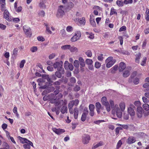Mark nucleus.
Here are the masks:
<instances>
[{"mask_svg": "<svg viewBox=\"0 0 149 149\" xmlns=\"http://www.w3.org/2000/svg\"><path fill=\"white\" fill-rule=\"evenodd\" d=\"M63 62L62 61L60 62H56L53 65L54 68H57L58 71L55 72V74L57 77L58 78H60L62 77V74H64L65 73V71L64 68L62 67Z\"/></svg>", "mask_w": 149, "mask_h": 149, "instance_id": "obj_1", "label": "nucleus"}, {"mask_svg": "<svg viewBox=\"0 0 149 149\" xmlns=\"http://www.w3.org/2000/svg\"><path fill=\"white\" fill-rule=\"evenodd\" d=\"M116 62V60L113 59V57L111 56L108 57L105 61V63H107V67L108 68H110Z\"/></svg>", "mask_w": 149, "mask_h": 149, "instance_id": "obj_2", "label": "nucleus"}, {"mask_svg": "<svg viewBox=\"0 0 149 149\" xmlns=\"http://www.w3.org/2000/svg\"><path fill=\"white\" fill-rule=\"evenodd\" d=\"M64 8L62 6H59L58 8L56 16L58 18L62 17L64 15Z\"/></svg>", "mask_w": 149, "mask_h": 149, "instance_id": "obj_3", "label": "nucleus"}, {"mask_svg": "<svg viewBox=\"0 0 149 149\" xmlns=\"http://www.w3.org/2000/svg\"><path fill=\"white\" fill-rule=\"evenodd\" d=\"M23 30L25 34L28 37H30L32 36L31 30V28L25 25L23 26Z\"/></svg>", "mask_w": 149, "mask_h": 149, "instance_id": "obj_4", "label": "nucleus"}, {"mask_svg": "<svg viewBox=\"0 0 149 149\" xmlns=\"http://www.w3.org/2000/svg\"><path fill=\"white\" fill-rule=\"evenodd\" d=\"M144 110L142 107H137L136 114L138 118H141L143 115Z\"/></svg>", "mask_w": 149, "mask_h": 149, "instance_id": "obj_5", "label": "nucleus"}, {"mask_svg": "<svg viewBox=\"0 0 149 149\" xmlns=\"http://www.w3.org/2000/svg\"><path fill=\"white\" fill-rule=\"evenodd\" d=\"M4 11V12L3 13L4 18L9 21H11L12 19L9 17L10 13L7 10H6Z\"/></svg>", "mask_w": 149, "mask_h": 149, "instance_id": "obj_6", "label": "nucleus"}, {"mask_svg": "<svg viewBox=\"0 0 149 149\" xmlns=\"http://www.w3.org/2000/svg\"><path fill=\"white\" fill-rule=\"evenodd\" d=\"M90 140V136L88 135H84L82 136V142L84 144L88 143Z\"/></svg>", "mask_w": 149, "mask_h": 149, "instance_id": "obj_7", "label": "nucleus"}, {"mask_svg": "<svg viewBox=\"0 0 149 149\" xmlns=\"http://www.w3.org/2000/svg\"><path fill=\"white\" fill-rule=\"evenodd\" d=\"M52 130L54 132L58 135H60L62 133L65 132V131L63 129H56L55 128H53Z\"/></svg>", "mask_w": 149, "mask_h": 149, "instance_id": "obj_8", "label": "nucleus"}, {"mask_svg": "<svg viewBox=\"0 0 149 149\" xmlns=\"http://www.w3.org/2000/svg\"><path fill=\"white\" fill-rule=\"evenodd\" d=\"M115 108H116L115 109L116 110V113L117 116L118 118H121L122 116V113L120 110L119 108L117 107L116 105L115 106Z\"/></svg>", "mask_w": 149, "mask_h": 149, "instance_id": "obj_9", "label": "nucleus"}, {"mask_svg": "<svg viewBox=\"0 0 149 149\" xmlns=\"http://www.w3.org/2000/svg\"><path fill=\"white\" fill-rule=\"evenodd\" d=\"M128 112L131 116H134L135 115V113L134 109L132 107H130L128 109Z\"/></svg>", "mask_w": 149, "mask_h": 149, "instance_id": "obj_10", "label": "nucleus"}, {"mask_svg": "<svg viewBox=\"0 0 149 149\" xmlns=\"http://www.w3.org/2000/svg\"><path fill=\"white\" fill-rule=\"evenodd\" d=\"M126 64L124 63L123 62H120V63L119 67V71H123L126 68Z\"/></svg>", "mask_w": 149, "mask_h": 149, "instance_id": "obj_11", "label": "nucleus"}, {"mask_svg": "<svg viewBox=\"0 0 149 149\" xmlns=\"http://www.w3.org/2000/svg\"><path fill=\"white\" fill-rule=\"evenodd\" d=\"M101 105L99 102H97L95 104V107L96 109V111L98 114H99L100 113V108H101Z\"/></svg>", "mask_w": 149, "mask_h": 149, "instance_id": "obj_12", "label": "nucleus"}, {"mask_svg": "<svg viewBox=\"0 0 149 149\" xmlns=\"http://www.w3.org/2000/svg\"><path fill=\"white\" fill-rule=\"evenodd\" d=\"M135 139L133 136H130L129 137L127 143L128 144H131L134 143L136 141Z\"/></svg>", "mask_w": 149, "mask_h": 149, "instance_id": "obj_13", "label": "nucleus"}, {"mask_svg": "<svg viewBox=\"0 0 149 149\" xmlns=\"http://www.w3.org/2000/svg\"><path fill=\"white\" fill-rule=\"evenodd\" d=\"M52 95V96H54V94L52 93L50 95H48V96L45 95L43 97V99L45 101H46L47 100H51V99H52L51 95Z\"/></svg>", "mask_w": 149, "mask_h": 149, "instance_id": "obj_14", "label": "nucleus"}, {"mask_svg": "<svg viewBox=\"0 0 149 149\" xmlns=\"http://www.w3.org/2000/svg\"><path fill=\"white\" fill-rule=\"evenodd\" d=\"M74 116L75 119H77L78 118V116L79 113V110L78 109L75 107L74 110Z\"/></svg>", "mask_w": 149, "mask_h": 149, "instance_id": "obj_15", "label": "nucleus"}, {"mask_svg": "<svg viewBox=\"0 0 149 149\" xmlns=\"http://www.w3.org/2000/svg\"><path fill=\"white\" fill-rule=\"evenodd\" d=\"M118 68V65H115L111 69V73L114 74L115 73V71L117 70Z\"/></svg>", "mask_w": 149, "mask_h": 149, "instance_id": "obj_16", "label": "nucleus"}, {"mask_svg": "<svg viewBox=\"0 0 149 149\" xmlns=\"http://www.w3.org/2000/svg\"><path fill=\"white\" fill-rule=\"evenodd\" d=\"M61 112L63 114H64L65 113H67V107L65 106H63L61 109Z\"/></svg>", "mask_w": 149, "mask_h": 149, "instance_id": "obj_17", "label": "nucleus"}, {"mask_svg": "<svg viewBox=\"0 0 149 149\" xmlns=\"http://www.w3.org/2000/svg\"><path fill=\"white\" fill-rule=\"evenodd\" d=\"M78 20L79 22L81 24H85L86 22L85 18L84 17H82L81 19L78 18Z\"/></svg>", "mask_w": 149, "mask_h": 149, "instance_id": "obj_18", "label": "nucleus"}, {"mask_svg": "<svg viewBox=\"0 0 149 149\" xmlns=\"http://www.w3.org/2000/svg\"><path fill=\"white\" fill-rule=\"evenodd\" d=\"M142 107L146 111L149 110V105L148 104H143V105Z\"/></svg>", "mask_w": 149, "mask_h": 149, "instance_id": "obj_19", "label": "nucleus"}, {"mask_svg": "<svg viewBox=\"0 0 149 149\" xmlns=\"http://www.w3.org/2000/svg\"><path fill=\"white\" fill-rule=\"evenodd\" d=\"M101 101L103 105H104L108 103V102L107 101V98L106 97H103L101 99Z\"/></svg>", "mask_w": 149, "mask_h": 149, "instance_id": "obj_20", "label": "nucleus"}, {"mask_svg": "<svg viewBox=\"0 0 149 149\" xmlns=\"http://www.w3.org/2000/svg\"><path fill=\"white\" fill-rule=\"evenodd\" d=\"M116 4L119 6L122 7L123 6L124 3L121 0H117L116 1Z\"/></svg>", "mask_w": 149, "mask_h": 149, "instance_id": "obj_21", "label": "nucleus"}, {"mask_svg": "<svg viewBox=\"0 0 149 149\" xmlns=\"http://www.w3.org/2000/svg\"><path fill=\"white\" fill-rule=\"evenodd\" d=\"M130 75V72L128 70L125 71L123 74V76L125 77H128Z\"/></svg>", "mask_w": 149, "mask_h": 149, "instance_id": "obj_22", "label": "nucleus"}, {"mask_svg": "<svg viewBox=\"0 0 149 149\" xmlns=\"http://www.w3.org/2000/svg\"><path fill=\"white\" fill-rule=\"evenodd\" d=\"M141 57V54L140 53H138L136 55V58H135V61L136 63H139V59H140Z\"/></svg>", "mask_w": 149, "mask_h": 149, "instance_id": "obj_23", "label": "nucleus"}, {"mask_svg": "<svg viewBox=\"0 0 149 149\" xmlns=\"http://www.w3.org/2000/svg\"><path fill=\"white\" fill-rule=\"evenodd\" d=\"M46 90H47V93H49L54 91L55 90V88L53 86H51L48 87L47 89Z\"/></svg>", "mask_w": 149, "mask_h": 149, "instance_id": "obj_24", "label": "nucleus"}, {"mask_svg": "<svg viewBox=\"0 0 149 149\" xmlns=\"http://www.w3.org/2000/svg\"><path fill=\"white\" fill-rule=\"evenodd\" d=\"M139 79L138 77L135 78L133 80V83L135 85H137L139 82Z\"/></svg>", "mask_w": 149, "mask_h": 149, "instance_id": "obj_25", "label": "nucleus"}, {"mask_svg": "<svg viewBox=\"0 0 149 149\" xmlns=\"http://www.w3.org/2000/svg\"><path fill=\"white\" fill-rule=\"evenodd\" d=\"M70 45H64L62 46L61 47V48L63 50H65L66 49H70Z\"/></svg>", "mask_w": 149, "mask_h": 149, "instance_id": "obj_26", "label": "nucleus"}, {"mask_svg": "<svg viewBox=\"0 0 149 149\" xmlns=\"http://www.w3.org/2000/svg\"><path fill=\"white\" fill-rule=\"evenodd\" d=\"M87 114L83 113L81 118V120L82 121L84 122L85 121Z\"/></svg>", "mask_w": 149, "mask_h": 149, "instance_id": "obj_27", "label": "nucleus"}, {"mask_svg": "<svg viewBox=\"0 0 149 149\" xmlns=\"http://www.w3.org/2000/svg\"><path fill=\"white\" fill-rule=\"evenodd\" d=\"M86 64L88 65H92L93 63V61L92 59H87L85 61Z\"/></svg>", "mask_w": 149, "mask_h": 149, "instance_id": "obj_28", "label": "nucleus"}, {"mask_svg": "<svg viewBox=\"0 0 149 149\" xmlns=\"http://www.w3.org/2000/svg\"><path fill=\"white\" fill-rule=\"evenodd\" d=\"M120 107L122 111H123L125 108V104L123 103H121L120 104Z\"/></svg>", "mask_w": 149, "mask_h": 149, "instance_id": "obj_29", "label": "nucleus"}, {"mask_svg": "<svg viewBox=\"0 0 149 149\" xmlns=\"http://www.w3.org/2000/svg\"><path fill=\"white\" fill-rule=\"evenodd\" d=\"M104 105L105 106V107L107 111L108 112H109L110 110V107L109 102L107 103L106 104H104Z\"/></svg>", "mask_w": 149, "mask_h": 149, "instance_id": "obj_30", "label": "nucleus"}, {"mask_svg": "<svg viewBox=\"0 0 149 149\" xmlns=\"http://www.w3.org/2000/svg\"><path fill=\"white\" fill-rule=\"evenodd\" d=\"M103 145V142L102 141H100L99 143H97L94 146L93 148H96L98 147L102 146Z\"/></svg>", "mask_w": 149, "mask_h": 149, "instance_id": "obj_31", "label": "nucleus"}, {"mask_svg": "<svg viewBox=\"0 0 149 149\" xmlns=\"http://www.w3.org/2000/svg\"><path fill=\"white\" fill-rule=\"evenodd\" d=\"M146 20H149V10L148 9H147L146 10Z\"/></svg>", "mask_w": 149, "mask_h": 149, "instance_id": "obj_32", "label": "nucleus"}, {"mask_svg": "<svg viewBox=\"0 0 149 149\" xmlns=\"http://www.w3.org/2000/svg\"><path fill=\"white\" fill-rule=\"evenodd\" d=\"M54 96H52V95H51V98L52 99H51L50 100V102L51 103L53 104V103H55L56 102V97H54V98L53 99V97Z\"/></svg>", "mask_w": 149, "mask_h": 149, "instance_id": "obj_33", "label": "nucleus"}, {"mask_svg": "<svg viewBox=\"0 0 149 149\" xmlns=\"http://www.w3.org/2000/svg\"><path fill=\"white\" fill-rule=\"evenodd\" d=\"M75 36H76L79 39L81 37V32L80 31H78L76 32L75 34Z\"/></svg>", "mask_w": 149, "mask_h": 149, "instance_id": "obj_34", "label": "nucleus"}, {"mask_svg": "<svg viewBox=\"0 0 149 149\" xmlns=\"http://www.w3.org/2000/svg\"><path fill=\"white\" fill-rule=\"evenodd\" d=\"M114 14L117 15V13L115 11V9L113 8H112L111 9L110 13V15H111Z\"/></svg>", "mask_w": 149, "mask_h": 149, "instance_id": "obj_35", "label": "nucleus"}, {"mask_svg": "<svg viewBox=\"0 0 149 149\" xmlns=\"http://www.w3.org/2000/svg\"><path fill=\"white\" fill-rule=\"evenodd\" d=\"M85 54L88 57H91L92 56V53L91 50H88L85 52Z\"/></svg>", "mask_w": 149, "mask_h": 149, "instance_id": "obj_36", "label": "nucleus"}, {"mask_svg": "<svg viewBox=\"0 0 149 149\" xmlns=\"http://www.w3.org/2000/svg\"><path fill=\"white\" fill-rule=\"evenodd\" d=\"M37 50H38L37 47L36 46H33V47H31L30 48V51L33 52H34L37 51Z\"/></svg>", "mask_w": 149, "mask_h": 149, "instance_id": "obj_37", "label": "nucleus"}, {"mask_svg": "<svg viewBox=\"0 0 149 149\" xmlns=\"http://www.w3.org/2000/svg\"><path fill=\"white\" fill-rule=\"evenodd\" d=\"M101 65V64L99 62L97 61L95 62V68L98 69L100 67Z\"/></svg>", "mask_w": 149, "mask_h": 149, "instance_id": "obj_38", "label": "nucleus"}, {"mask_svg": "<svg viewBox=\"0 0 149 149\" xmlns=\"http://www.w3.org/2000/svg\"><path fill=\"white\" fill-rule=\"evenodd\" d=\"M79 61L77 60H75L74 61V65L76 68H78L79 67Z\"/></svg>", "mask_w": 149, "mask_h": 149, "instance_id": "obj_39", "label": "nucleus"}, {"mask_svg": "<svg viewBox=\"0 0 149 149\" xmlns=\"http://www.w3.org/2000/svg\"><path fill=\"white\" fill-rule=\"evenodd\" d=\"M80 87L79 86L77 85L74 88L73 90L77 92L79 91L80 90Z\"/></svg>", "mask_w": 149, "mask_h": 149, "instance_id": "obj_40", "label": "nucleus"}, {"mask_svg": "<svg viewBox=\"0 0 149 149\" xmlns=\"http://www.w3.org/2000/svg\"><path fill=\"white\" fill-rule=\"evenodd\" d=\"M95 108V106L93 104H90L89 106V109L90 111H94Z\"/></svg>", "mask_w": 149, "mask_h": 149, "instance_id": "obj_41", "label": "nucleus"}, {"mask_svg": "<svg viewBox=\"0 0 149 149\" xmlns=\"http://www.w3.org/2000/svg\"><path fill=\"white\" fill-rule=\"evenodd\" d=\"M18 138L19 139V140H20L21 142L23 143H24L25 140H26V138H22L20 136H18Z\"/></svg>", "mask_w": 149, "mask_h": 149, "instance_id": "obj_42", "label": "nucleus"}, {"mask_svg": "<svg viewBox=\"0 0 149 149\" xmlns=\"http://www.w3.org/2000/svg\"><path fill=\"white\" fill-rule=\"evenodd\" d=\"M44 25L46 27V31L49 33H51L52 32L50 30L49 27L48 26V25L45 23H44Z\"/></svg>", "mask_w": 149, "mask_h": 149, "instance_id": "obj_43", "label": "nucleus"}, {"mask_svg": "<svg viewBox=\"0 0 149 149\" xmlns=\"http://www.w3.org/2000/svg\"><path fill=\"white\" fill-rule=\"evenodd\" d=\"M66 30L68 32L72 31L73 30V28L70 26H68L66 28Z\"/></svg>", "mask_w": 149, "mask_h": 149, "instance_id": "obj_44", "label": "nucleus"}, {"mask_svg": "<svg viewBox=\"0 0 149 149\" xmlns=\"http://www.w3.org/2000/svg\"><path fill=\"white\" fill-rule=\"evenodd\" d=\"M134 104L135 106L137 107H140L139 106L141 105V103L139 101H135L134 102Z\"/></svg>", "mask_w": 149, "mask_h": 149, "instance_id": "obj_45", "label": "nucleus"}, {"mask_svg": "<svg viewBox=\"0 0 149 149\" xmlns=\"http://www.w3.org/2000/svg\"><path fill=\"white\" fill-rule=\"evenodd\" d=\"M133 2L132 0H125L124 1V4H127L129 3H132Z\"/></svg>", "mask_w": 149, "mask_h": 149, "instance_id": "obj_46", "label": "nucleus"}, {"mask_svg": "<svg viewBox=\"0 0 149 149\" xmlns=\"http://www.w3.org/2000/svg\"><path fill=\"white\" fill-rule=\"evenodd\" d=\"M103 54H100V55L98 56V60L100 61H102L104 59V57H103Z\"/></svg>", "mask_w": 149, "mask_h": 149, "instance_id": "obj_47", "label": "nucleus"}, {"mask_svg": "<svg viewBox=\"0 0 149 149\" xmlns=\"http://www.w3.org/2000/svg\"><path fill=\"white\" fill-rule=\"evenodd\" d=\"M25 60H22L21 61V62L20 63V65H19V67L21 68H22L24 67V64L25 63Z\"/></svg>", "mask_w": 149, "mask_h": 149, "instance_id": "obj_48", "label": "nucleus"}, {"mask_svg": "<svg viewBox=\"0 0 149 149\" xmlns=\"http://www.w3.org/2000/svg\"><path fill=\"white\" fill-rule=\"evenodd\" d=\"M17 52L18 49L17 48H14L13 52V55L15 57V56L17 55Z\"/></svg>", "mask_w": 149, "mask_h": 149, "instance_id": "obj_49", "label": "nucleus"}, {"mask_svg": "<svg viewBox=\"0 0 149 149\" xmlns=\"http://www.w3.org/2000/svg\"><path fill=\"white\" fill-rule=\"evenodd\" d=\"M48 84H47L46 83V84L42 86H40L39 87V89H45V88L47 89L48 87L49 86V85H47Z\"/></svg>", "mask_w": 149, "mask_h": 149, "instance_id": "obj_50", "label": "nucleus"}, {"mask_svg": "<svg viewBox=\"0 0 149 149\" xmlns=\"http://www.w3.org/2000/svg\"><path fill=\"white\" fill-rule=\"evenodd\" d=\"M79 40L77 38L75 35L73 36L71 39V41L72 42H75Z\"/></svg>", "mask_w": 149, "mask_h": 149, "instance_id": "obj_51", "label": "nucleus"}, {"mask_svg": "<svg viewBox=\"0 0 149 149\" xmlns=\"http://www.w3.org/2000/svg\"><path fill=\"white\" fill-rule=\"evenodd\" d=\"M137 72L136 71H134L131 74L130 77L132 78H134V77L137 74Z\"/></svg>", "mask_w": 149, "mask_h": 149, "instance_id": "obj_52", "label": "nucleus"}, {"mask_svg": "<svg viewBox=\"0 0 149 149\" xmlns=\"http://www.w3.org/2000/svg\"><path fill=\"white\" fill-rule=\"evenodd\" d=\"M122 143L121 140H120L118 142L117 146H116V148H120L122 145Z\"/></svg>", "mask_w": 149, "mask_h": 149, "instance_id": "obj_53", "label": "nucleus"}, {"mask_svg": "<svg viewBox=\"0 0 149 149\" xmlns=\"http://www.w3.org/2000/svg\"><path fill=\"white\" fill-rule=\"evenodd\" d=\"M70 64L67 61H66L65 62L64 64V67L66 70L68 69V67Z\"/></svg>", "mask_w": 149, "mask_h": 149, "instance_id": "obj_54", "label": "nucleus"}, {"mask_svg": "<svg viewBox=\"0 0 149 149\" xmlns=\"http://www.w3.org/2000/svg\"><path fill=\"white\" fill-rule=\"evenodd\" d=\"M1 4V10L2 11H5V9L6 7H5V3H3Z\"/></svg>", "mask_w": 149, "mask_h": 149, "instance_id": "obj_55", "label": "nucleus"}, {"mask_svg": "<svg viewBox=\"0 0 149 149\" xmlns=\"http://www.w3.org/2000/svg\"><path fill=\"white\" fill-rule=\"evenodd\" d=\"M47 80L48 81V82H47L46 83L47 84H48L49 85V86H51L52 84H51L50 83H53V81L51 80V79L49 78V77H48V78L47 79Z\"/></svg>", "mask_w": 149, "mask_h": 149, "instance_id": "obj_56", "label": "nucleus"}, {"mask_svg": "<svg viewBox=\"0 0 149 149\" xmlns=\"http://www.w3.org/2000/svg\"><path fill=\"white\" fill-rule=\"evenodd\" d=\"M118 126H121L124 129H127L128 128V125H121L120 124H118Z\"/></svg>", "mask_w": 149, "mask_h": 149, "instance_id": "obj_57", "label": "nucleus"}, {"mask_svg": "<svg viewBox=\"0 0 149 149\" xmlns=\"http://www.w3.org/2000/svg\"><path fill=\"white\" fill-rule=\"evenodd\" d=\"M146 97L144 96L142 97V100L143 102L146 104L148 103V102H149V100Z\"/></svg>", "mask_w": 149, "mask_h": 149, "instance_id": "obj_58", "label": "nucleus"}, {"mask_svg": "<svg viewBox=\"0 0 149 149\" xmlns=\"http://www.w3.org/2000/svg\"><path fill=\"white\" fill-rule=\"evenodd\" d=\"M146 58L144 57L143 58V60L141 63V65L143 66L145 65V64L146 63Z\"/></svg>", "mask_w": 149, "mask_h": 149, "instance_id": "obj_59", "label": "nucleus"}, {"mask_svg": "<svg viewBox=\"0 0 149 149\" xmlns=\"http://www.w3.org/2000/svg\"><path fill=\"white\" fill-rule=\"evenodd\" d=\"M70 80V82L73 84H74L76 82V79L74 77H71Z\"/></svg>", "mask_w": 149, "mask_h": 149, "instance_id": "obj_60", "label": "nucleus"}, {"mask_svg": "<svg viewBox=\"0 0 149 149\" xmlns=\"http://www.w3.org/2000/svg\"><path fill=\"white\" fill-rule=\"evenodd\" d=\"M126 30V27L125 26H123L121 27L119 29V31L121 32L122 31H125Z\"/></svg>", "mask_w": 149, "mask_h": 149, "instance_id": "obj_61", "label": "nucleus"}, {"mask_svg": "<svg viewBox=\"0 0 149 149\" xmlns=\"http://www.w3.org/2000/svg\"><path fill=\"white\" fill-rule=\"evenodd\" d=\"M37 39L39 41L42 42L45 41L44 38L41 36H38L37 37Z\"/></svg>", "mask_w": 149, "mask_h": 149, "instance_id": "obj_62", "label": "nucleus"}, {"mask_svg": "<svg viewBox=\"0 0 149 149\" xmlns=\"http://www.w3.org/2000/svg\"><path fill=\"white\" fill-rule=\"evenodd\" d=\"M4 146H5V147L1 148H0V149H9V146L7 143H5Z\"/></svg>", "mask_w": 149, "mask_h": 149, "instance_id": "obj_63", "label": "nucleus"}, {"mask_svg": "<svg viewBox=\"0 0 149 149\" xmlns=\"http://www.w3.org/2000/svg\"><path fill=\"white\" fill-rule=\"evenodd\" d=\"M74 68V67L72 64L71 63H70L68 65V69H69L70 70H72Z\"/></svg>", "mask_w": 149, "mask_h": 149, "instance_id": "obj_64", "label": "nucleus"}]
</instances>
